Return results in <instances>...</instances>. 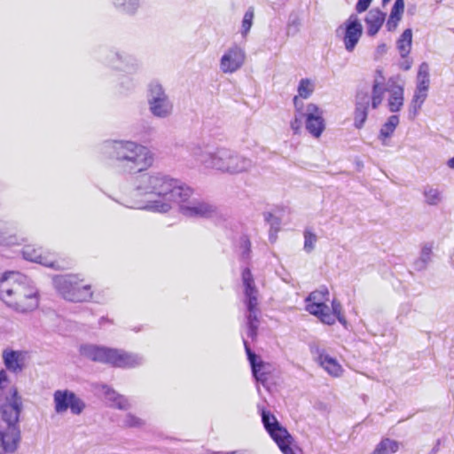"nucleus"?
Segmentation results:
<instances>
[{
	"instance_id": "obj_1",
	"label": "nucleus",
	"mask_w": 454,
	"mask_h": 454,
	"mask_svg": "<svg viewBox=\"0 0 454 454\" xmlns=\"http://www.w3.org/2000/svg\"><path fill=\"white\" fill-rule=\"evenodd\" d=\"M184 184L160 172H148L136 178L135 190L141 197L133 207L157 213H167L176 204L178 195L185 196L182 192Z\"/></svg>"
},
{
	"instance_id": "obj_2",
	"label": "nucleus",
	"mask_w": 454,
	"mask_h": 454,
	"mask_svg": "<svg viewBox=\"0 0 454 454\" xmlns=\"http://www.w3.org/2000/svg\"><path fill=\"white\" fill-rule=\"evenodd\" d=\"M190 156L194 162L206 169L229 175L248 172L254 166L250 158L228 148H213L208 145H192L190 148Z\"/></svg>"
},
{
	"instance_id": "obj_3",
	"label": "nucleus",
	"mask_w": 454,
	"mask_h": 454,
	"mask_svg": "<svg viewBox=\"0 0 454 454\" xmlns=\"http://www.w3.org/2000/svg\"><path fill=\"white\" fill-rule=\"evenodd\" d=\"M0 300L12 311L27 314L39 307V292L26 276L5 272L0 277Z\"/></svg>"
},
{
	"instance_id": "obj_4",
	"label": "nucleus",
	"mask_w": 454,
	"mask_h": 454,
	"mask_svg": "<svg viewBox=\"0 0 454 454\" xmlns=\"http://www.w3.org/2000/svg\"><path fill=\"white\" fill-rule=\"evenodd\" d=\"M23 410L22 397L16 387H11L0 404V454H15L21 443L20 418Z\"/></svg>"
},
{
	"instance_id": "obj_5",
	"label": "nucleus",
	"mask_w": 454,
	"mask_h": 454,
	"mask_svg": "<svg viewBox=\"0 0 454 454\" xmlns=\"http://www.w3.org/2000/svg\"><path fill=\"white\" fill-rule=\"evenodd\" d=\"M101 152L129 171H143L153 163V153L147 147L130 140L106 141L102 145Z\"/></svg>"
},
{
	"instance_id": "obj_6",
	"label": "nucleus",
	"mask_w": 454,
	"mask_h": 454,
	"mask_svg": "<svg viewBox=\"0 0 454 454\" xmlns=\"http://www.w3.org/2000/svg\"><path fill=\"white\" fill-rule=\"evenodd\" d=\"M330 293L327 287L323 286L309 294L305 299V309L311 315L317 317L323 324L332 325L338 320L343 325L347 321L342 314V306L338 300H333L331 307L327 305L330 301Z\"/></svg>"
},
{
	"instance_id": "obj_7",
	"label": "nucleus",
	"mask_w": 454,
	"mask_h": 454,
	"mask_svg": "<svg viewBox=\"0 0 454 454\" xmlns=\"http://www.w3.org/2000/svg\"><path fill=\"white\" fill-rule=\"evenodd\" d=\"M80 352L82 356L92 361L107 363L118 367H134L143 362V358L137 354L91 344L82 345Z\"/></svg>"
},
{
	"instance_id": "obj_8",
	"label": "nucleus",
	"mask_w": 454,
	"mask_h": 454,
	"mask_svg": "<svg viewBox=\"0 0 454 454\" xmlns=\"http://www.w3.org/2000/svg\"><path fill=\"white\" fill-rule=\"evenodd\" d=\"M386 90V79L382 71L377 69L371 90L362 88L357 91L356 98V114H368L372 111L380 110V106L382 105Z\"/></svg>"
},
{
	"instance_id": "obj_9",
	"label": "nucleus",
	"mask_w": 454,
	"mask_h": 454,
	"mask_svg": "<svg viewBox=\"0 0 454 454\" xmlns=\"http://www.w3.org/2000/svg\"><path fill=\"white\" fill-rule=\"evenodd\" d=\"M242 282L245 294L244 303L247 309V336L254 340L257 336V329L259 326L258 290L248 269H245L242 272Z\"/></svg>"
},
{
	"instance_id": "obj_10",
	"label": "nucleus",
	"mask_w": 454,
	"mask_h": 454,
	"mask_svg": "<svg viewBox=\"0 0 454 454\" xmlns=\"http://www.w3.org/2000/svg\"><path fill=\"white\" fill-rule=\"evenodd\" d=\"M54 286L62 297L66 300L83 302L92 297L90 285H83L77 276H57L53 279Z\"/></svg>"
},
{
	"instance_id": "obj_11",
	"label": "nucleus",
	"mask_w": 454,
	"mask_h": 454,
	"mask_svg": "<svg viewBox=\"0 0 454 454\" xmlns=\"http://www.w3.org/2000/svg\"><path fill=\"white\" fill-rule=\"evenodd\" d=\"M182 192L187 194L185 196L179 194L176 204L179 205L180 212L184 216L211 217L216 214L217 208L214 205L199 199H192V191L187 185H183Z\"/></svg>"
},
{
	"instance_id": "obj_12",
	"label": "nucleus",
	"mask_w": 454,
	"mask_h": 454,
	"mask_svg": "<svg viewBox=\"0 0 454 454\" xmlns=\"http://www.w3.org/2000/svg\"><path fill=\"white\" fill-rule=\"evenodd\" d=\"M262 420L270 437L284 454H294L291 447L293 437L270 411H262Z\"/></svg>"
},
{
	"instance_id": "obj_13",
	"label": "nucleus",
	"mask_w": 454,
	"mask_h": 454,
	"mask_svg": "<svg viewBox=\"0 0 454 454\" xmlns=\"http://www.w3.org/2000/svg\"><path fill=\"white\" fill-rule=\"evenodd\" d=\"M54 411L57 414H65L70 411L74 416L81 415L86 408L85 402L69 389H58L53 393Z\"/></svg>"
},
{
	"instance_id": "obj_14",
	"label": "nucleus",
	"mask_w": 454,
	"mask_h": 454,
	"mask_svg": "<svg viewBox=\"0 0 454 454\" xmlns=\"http://www.w3.org/2000/svg\"><path fill=\"white\" fill-rule=\"evenodd\" d=\"M148 103L153 114H168L173 110V106L168 97L162 86L157 82L150 84Z\"/></svg>"
},
{
	"instance_id": "obj_15",
	"label": "nucleus",
	"mask_w": 454,
	"mask_h": 454,
	"mask_svg": "<svg viewBox=\"0 0 454 454\" xmlns=\"http://www.w3.org/2000/svg\"><path fill=\"white\" fill-rule=\"evenodd\" d=\"M245 61V51L238 45H233L222 56L220 59V69L224 74H232L239 70Z\"/></svg>"
},
{
	"instance_id": "obj_16",
	"label": "nucleus",
	"mask_w": 454,
	"mask_h": 454,
	"mask_svg": "<svg viewBox=\"0 0 454 454\" xmlns=\"http://www.w3.org/2000/svg\"><path fill=\"white\" fill-rule=\"evenodd\" d=\"M314 137H319L325 128V121L322 115H299L291 122V128L295 133H299L302 125Z\"/></svg>"
},
{
	"instance_id": "obj_17",
	"label": "nucleus",
	"mask_w": 454,
	"mask_h": 454,
	"mask_svg": "<svg viewBox=\"0 0 454 454\" xmlns=\"http://www.w3.org/2000/svg\"><path fill=\"white\" fill-rule=\"evenodd\" d=\"M344 46L347 51L352 52L363 35V26L356 15L352 14L345 21Z\"/></svg>"
},
{
	"instance_id": "obj_18",
	"label": "nucleus",
	"mask_w": 454,
	"mask_h": 454,
	"mask_svg": "<svg viewBox=\"0 0 454 454\" xmlns=\"http://www.w3.org/2000/svg\"><path fill=\"white\" fill-rule=\"evenodd\" d=\"M429 83V66L427 62H423L420 64L417 74V89L413 96L414 111H417V106H420L426 99Z\"/></svg>"
},
{
	"instance_id": "obj_19",
	"label": "nucleus",
	"mask_w": 454,
	"mask_h": 454,
	"mask_svg": "<svg viewBox=\"0 0 454 454\" xmlns=\"http://www.w3.org/2000/svg\"><path fill=\"white\" fill-rule=\"evenodd\" d=\"M317 363L332 377L342 376L344 369L338 360L324 350H317Z\"/></svg>"
},
{
	"instance_id": "obj_20",
	"label": "nucleus",
	"mask_w": 454,
	"mask_h": 454,
	"mask_svg": "<svg viewBox=\"0 0 454 454\" xmlns=\"http://www.w3.org/2000/svg\"><path fill=\"white\" fill-rule=\"evenodd\" d=\"M385 19L386 14L378 8L370 10L364 19L367 35L369 36L376 35L381 28Z\"/></svg>"
},
{
	"instance_id": "obj_21",
	"label": "nucleus",
	"mask_w": 454,
	"mask_h": 454,
	"mask_svg": "<svg viewBox=\"0 0 454 454\" xmlns=\"http://www.w3.org/2000/svg\"><path fill=\"white\" fill-rule=\"evenodd\" d=\"M4 364L7 370L20 372L24 367V353L22 351L5 349L3 352Z\"/></svg>"
},
{
	"instance_id": "obj_22",
	"label": "nucleus",
	"mask_w": 454,
	"mask_h": 454,
	"mask_svg": "<svg viewBox=\"0 0 454 454\" xmlns=\"http://www.w3.org/2000/svg\"><path fill=\"white\" fill-rule=\"evenodd\" d=\"M244 345L246 348V351L249 359V362L252 366V371L254 378L257 381H261L262 383H264L268 380V365L264 364L262 361H256V356L254 354L251 349L249 348L247 340H244Z\"/></svg>"
},
{
	"instance_id": "obj_23",
	"label": "nucleus",
	"mask_w": 454,
	"mask_h": 454,
	"mask_svg": "<svg viewBox=\"0 0 454 454\" xmlns=\"http://www.w3.org/2000/svg\"><path fill=\"white\" fill-rule=\"evenodd\" d=\"M23 256L26 260L37 262L46 267L56 268L55 261L49 254H43L41 248L27 246L23 249Z\"/></svg>"
},
{
	"instance_id": "obj_24",
	"label": "nucleus",
	"mask_w": 454,
	"mask_h": 454,
	"mask_svg": "<svg viewBox=\"0 0 454 454\" xmlns=\"http://www.w3.org/2000/svg\"><path fill=\"white\" fill-rule=\"evenodd\" d=\"M102 392L105 399L110 406L115 407L120 410H128L130 407V403L128 399L116 393L114 389L107 386H102Z\"/></svg>"
},
{
	"instance_id": "obj_25",
	"label": "nucleus",
	"mask_w": 454,
	"mask_h": 454,
	"mask_svg": "<svg viewBox=\"0 0 454 454\" xmlns=\"http://www.w3.org/2000/svg\"><path fill=\"white\" fill-rule=\"evenodd\" d=\"M399 123L398 115H390L382 124L379 134V139L382 145H387V140L392 137Z\"/></svg>"
},
{
	"instance_id": "obj_26",
	"label": "nucleus",
	"mask_w": 454,
	"mask_h": 454,
	"mask_svg": "<svg viewBox=\"0 0 454 454\" xmlns=\"http://www.w3.org/2000/svg\"><path fill=\"white\" fill-rule=\"evenodd\" d=\"M403 104V90L400 86H395L389 90L387 106L390 112H398Z\"/></svg>"
},
{
	"instance_id": "obj_27",
	"label": "nucleus",
	"mask_w": 454,
	"mask_h": 454,
	"mask_svg": "<svg viewBox=\"0 0 454 454\" xmlns=\"http://www.w3.org/2000/svg\"><path fill=\"white\" fill-rule=\"evenodd\" d=\"M412 31L410 28L405 29L396 42L398 51L402 58H406L411 50Z\"/></svg>"
},
{
	"instance_id": "obj_28",
	"label": "nucleus",
	"mask_w": 454,
	"mask_h": 454,
	"mask_svg": "<svg viewBox=\"0 0 454 454\" xmlns=\"http://www.w3.org/2000/svg\"><path fill=\"white\" fill-rule=\"evenodd\" d=\"M400 443L389 438L380 442L372 454H393L398 451Z\"/></svg>"
},
{
	"instance_id": "obj_29",
	"label": "nucleus",
	"mask_w": 454,
	"mask_h": 454,
	"mask_svg": "<svg viewBox=\"0 0 454 454\" xmlns=\"http://www.w3.org/2000/svg\"><path fill=\"white\" fill-rule=\"evenodd\" d=\"M425 202L430 206H437L442 200V192L433 186H426L423 190Z\"/></svg>"
},
{
	"instance_id": "obj_30",
	"label": "nucleus",
	"mask_w": 454,
	"mask_h": 454,
	"mask_svg": "<svg viewBox=\"0 0 454 454\" xmlns=\"http://www.w3.org/2000/svg\"><path fill=\"white\" fill-rule=\"evenodd\" d=\"M432 258V247L425 245L420 251V254L414 262V269L417 270H422L427 268V264Z\"/></svg>"
},
{
	"instance_id": "obj_31",
	"label": "nucleus",
	"mask_w": 454,
	"mask_h": 454,
	"mask_svg": "<svg viewBox=\"0 0 454 454\" xmlns=\"http://www.w3.org/2000/svg\"><path fill=\"white\" fill-rule=\"evenodd\" d=\"M114 5L128 13H134L139 6V0H114Z\"/></svg>"
},
{
	"instance_id": "obj_32",
	"label": "nucleus",
	"mask_w": 454,
	"mask_h": 454,
	"mask_svg": "<svg viewBox=\"0 0 454 454\" xmlns=\"http://www.w3.org/2000/svg\"><path fill=\"white\" fill-rule=\"evenodd\" d=\"M315 85L308 78L301 79L298 85V95L302 98H309L314 91Z\"/></svg>"
},
{
	"instance_id": "obj_33",
	"label": "nucleus",
	"mask_w": 454,
	"mask_h": 454,
	"mask_svg": "<svg viewBox=\"0 0 454 454\" xmlns=\"http://www.w3.org/2000/svg\"><path fill=\"white\" fill-rule=\"evenodd\" d=\"M19 239L13 235H7L2 225H0V246L12 247L19 245Z\"/></svg>"
},
{
	"instance_id": "obj_34",
	"label": "nucleus",
	"mask_w": 454,
	"mask_h": 454,
	"mask_svg": "<svg viewBox=\"0 0 454 454\" xmlns=\"http://www.w3.org/2000/svg\"><path fill=\"white\" fill-rule=\"evenodd\" d=\"M254 17V8L250 7L245 13L243 20H242V30L241 33L244 36L247 35L249 32L252 25H253V20Z\"/></svg>"
},
{
	"instance_id": "obj_35",
	"label": "nucleus",
	"mask_w": 454,
	"mask_h": 454,
	"mask_svg": "<svg viewBox=\"0 0 454 454\" xmlns=\"http://www.w3.org/2000/svg\"><path fill=\"white\" fill-rule=\"evenodd\" d=\"M317 241V235L309 230L304 231V250L310 253Z\"/></svg>"
},
{
	"instance_id": "obj_36",
	"label": "nucleus",
	"mask_w": 454,
	"mask_h": 454,
	"mask_svg": "<svg viewBox=\"0 0 454 454\" xmlns=\"http://www.w3.org/2000/svg\"><path fill=\"white\" fill-rule=\"evenodd\" d=\"M123 424L128 427H140L144 426L145 422L141 418H138L134 414L128 413L123 419Z\"/></svg>"
},
{
	"instance_id": "obj_37",
	"label": "nucleus",
	"mask_w": 454,
	"mask_h": 454,
	"mask_svg": "<svg viewBox=\"0 0 454 454\" xmlns=\"http://www.w3.org/2000/svg\"><path fill=\"white\" fill-rule=\"evenodd\" d=\"M404 12V0H395L390 12V17L401 20Z\"/></svg>"
},
{
	"instance_id": "obj_38",
	"label": "nucleus",
	"mask_w": 454,
	"mask_h": 454,
	"mask_svg": "<svg viewBox=\"0 0 454 454\" xmlns=\"http://www.w3.org/2000/svg\"><path fill=\"white\" fill-rule=\"evenodd\" d=\"M372 1V0H358L356 5V12L359 13L365 12L369 8Z\"/></svg>"
},
{
	"instance_id": "obj_39",
	"label": "nucleus",
	"mask_w": 454,
	"mask_h": 454,
	"mask_svg": "<svg viewBox=\"0 0 454 454\" xmlns=\"http://www.w3.org/2000/svg\"><path fill=\"white\" fill-rule=\"evenodd\" d=\"M401 20L399 19H396V18H393V17H388L387 20V24H386V27L387 28L388 31H395L398 26V23Z\"/></svg>"
},
{
	"instance_id": "obj_40",
	"label": "nucleus",
	"mask_w": 454,
	"mask_h": 454,
	"mask_svg": "<svg viewBox=\"0 0 454 454\" xmlns=\"http://www.w3.org/2000/svg\"><path fill=\"white\" fill-rule=\"evenodd\" d=\"M8 382V376L4 370L0 371V388L3 387V384Z\"/></svg>"
},
{
	"instance_id": "obj_41",
	"label": "nucleus",
	"mask_w": 454,
	"mask_h": 454,
	"mask_svg": "<svg viewBox=\"0 0 454 454\" xmlns=\"http://www.w3.org/2000/svg\"><path fill=\"white\" fill-rule=\"evenodd\" d=\"M317 111H318V108L316 105L309 104L305 114H317Z\"/></svg>"
},
{
	"instance_id": "obj_42",
	"label": "nucleus",
	"mask_w": 454,
	"mask_h": 454,
	"mask_svg": "<svg viewBox=\"0 0 454 454\" xmlns=\"http://www.w3.org/2000/svg\"><path fill=\"white\" fill-rule=\"evenodd\" d=\"M386 51H387V45L385 43H380L378 45L376 52L379 55H382V54L386 53Z\"/></svg>"
},
{
	"instance_id": "obj_43",
	"label": "nucleus",
	"mask_w": 454,
	"mask_h": 454,
	"mask_svg": "<svg viewBox=\"0 0 454 454\" xmlns=\"http://www.w3.org/2000/svg\"><path fill=\"white\" fill-rule=\"evenodd\" d=\"M411 60L410 59H405L402 64H401V67L404 70H409L411 67Z\"/></svg>"
},
{
	"instance_id": "obj_44",
	"label": "nucleus",
	"mask_w": 454,
	"mask_h": 454,
	"mask_svg": "<svg viewBox=\"0 0 454 454\" xmlns=\"http://www.w3.org/2000/svg\"><path fill=\"white\" fill-rule=\"evenodd\" d=\"M448 166L451 168H454V157L448 160Z\"/></svg>"
},
{
	"instance_id": "obj_45",
	"label": "nucleus",
	"mask_w": 454,
	"mask_h": 454,
	"mask_svg": "<svg viewBox=\"0 0 454 454\" xmlns=\"http://www.w3.org/2000/svg\"><path fill=\"white\" fill-rule=\"evenodd\" d=\"M270 218H272V220H273V223H271L272 225H273V224H275V223H276V224H278V219H277V218H275V217H273V216H272V215H269V218H267V220L269 221V220H270Z\"/></svg>"
},
{
	"instance_id": "obj_46",
	"label": "nucleus",
	"mask_w": 454,
	"mask_h": 454,
	"mask_svg": "<svg viewBox=\"0 0 454 454\" xmlns=\"http://www.w3.org/2000/svg\"><path fill=\"white\" fill-rule=\"evenodd\" d=\"M364 118H363V119H362L361 123H360L359 125H356V127H357V128H360V127L362 126V124H363V122H364Z\"/></svg>"
},
{
	"instance_id": "obj_47",
	"label": "nucleus",
	"mask_w": 454,
	"mask_h": 454,
	"mask_svg": "<svg viewBox=\"0 0 454 454\" xmlns=\"http://www.w3.org/2000/svg\"><path fill=\"white\" fill-rule=\"evenodd\" d=\"M270 239L271 241H275V239H276V238L273 235H271V234L270 236Z\"/></svg>"
},
{
	"instance_id": "obj_48",
	"label": "nucleus",
	"mask_w": 454,
	"mask_h": 454,
	"mask_svg": "<svg viewBox=\"0 0 454 454\" xmlns=\"http://www.w3.org/2000/svg\"><path fill=\"white\" fill-rule=\"evenodd\" d=\"M389 1H390V0H382V4H387Z\"/></svg>"
},
{
	"instance_id": "obj_49",
	"label": "nucleus",
	"mask_w": 454,
	"mask_h": 454,
	"mask_svg": "<svg viewBox=\"0 0 454 454\" xmlns=\"http://www.w3.org/2000/svg\"><path fill=\"white\" fill-rule=\"evenodd\" d=\"M294 104L297 106L298 105V98L297 97L294 98Z\"/></svg>"
}]
</instances>
